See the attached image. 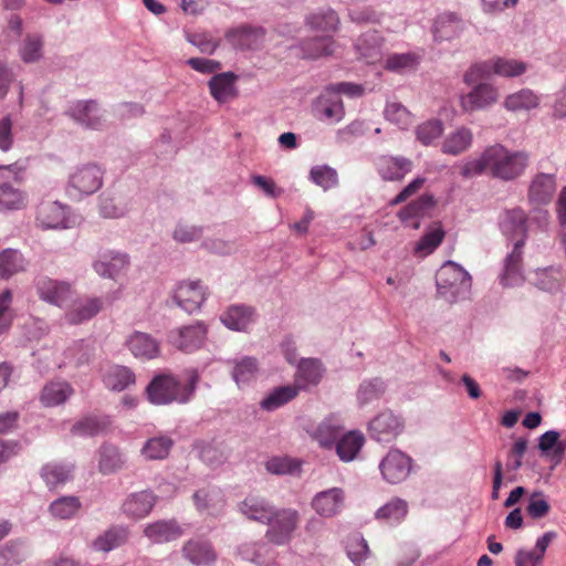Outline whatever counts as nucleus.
I'll return each instance as SVG.
<instances>
[{"instance_id": "obj_22", "label": "nucleus", "mask_w": 566, "mask_h": 566, "mask_svg": "<svg viewBox=\"0 0 566 566\" xmlns=\"http://www.w3.org/2000/svg\"><path fill=\"white\" fill-rule=\"evenodd\" d=\"M102 379L107 389L123 391L135 385L136 376L130 368L114 364L104 369Z\"/></svg>"}, {"instance_id": "obj_7", "label": "nucleus", "mask_w": 566, "mask_h": 566, "mask_svg": "<svg viewBox=\"0 0 566 566\" xmlns=\"http://www.w3.org/2000/svg\"><path fill=\"white\" fill-rule=\"evenodd\" d=\"M412 459L400 450H390L379 464L384 480L396 484L405 481L411 472Z\"/></svg>"}, {"instance_id": "obj_43", "label": "nucleus", "mask_w": 566, "mask_h": 566, "mask_svg": "<svg viewBox=\"0 0 566 566\" xmlns=\"http://www.w3.org/2000/svg\"><path fill=\"white\" fill-rule=\"evenodd\" d=\"M73 468L60 463H48L41 470V476L48 488L55 489L65 484L73 476Z\"/></svg>"}, {"instance_id": "obj_30", "label": "nucleus", "mask_w": 566, "mask_h": 566, "mask_svg": "<svg viewBox=\"0 0 566 566\" xmlns=\"http://www.w3.org/2000/svg\"><path fill=\"white\" fill-rule=\"evenodd\" d=\"M240 511L250 520L266 523L271 520L274 509L265 499L249 495L240 504Z\"/></svg>"}, {"instance_id": "obj_56", "label": "nucleus", "mask_w": 566, "mask_h": 566, "mask_svg": "<svg viewBox=\"0 0 566 566\" xmlns=\"http://www.w3.org/2000/svg\"><path fill=\"white\" fill-rule=\"evenodd\" d=\"M385 117L405 129L412 124L411 113L400 103H389L385 108Z\"/></svg>"}, {"instance_id": "obj_38", "label": "nucleus", "mask_w": 566, "mask_h": 566, "mask_svg": "<svg viewBox=\"0 0 566 566\" xmlns=\"http://www.w3.org/2000/svg\"><path fill=\"white\" fill-rule=\"evenodd\" d=\"M74 390L70 384L65 381H53L44 386L40 400L45 407H55L65 402Z\"/></svg>"}, {"instance_id": "obj_12", "label": "nucleus", "mask_w": 566, "mask_h": 566, "mask_svg": "<svg viewBox=\"0 0 566 566\" xmlns=\"http://www.w3.org/2000/svg\"><path fill=\"white\" fill-rule=\"evenodd\" d=\"M499 98L495 86L489 83L476 84L468 94L461 96L460 105L464 112H474L494 104Z\"/></svg>"}, {"instance_id": "obj_29", "label": "nucleus", "mask_w": 566, "mask_h": 566, "mask_svg": "<svg viewBox=\"0 0 566 566\" xmlns=\"http://www.w3.org/2000/svg\"><path fill=\"white\" fill-rule=\"evenodd\" d=\"M556 190L553 175L538 174L531 182L528 198L533 203L545 205L551 201Z\"/></svg>"}, {"instance_id": "obj_40", "label": "nucleus", "mask_w": 566, "mask_h": 566, "mask_svg": "<svg viewBox=\"0 0 566 566\" xmlns=\"http://www.w3.org/2000/svg\"><path fill=\"white\" fill-rule=\"evenodd\" d=\"M339 19L336 12L331 9L318 10L306 18V24L311 30L326 33V35L336 31Z\"/></svg>"}, {"instance_id": "obj_41", "label": "nucleus", "mask_w": 566, "mask_h": 566, "mask_svg": "<svg viewBox=\"0 0 566 566\" xmlns=\"http://www.w3.org/2000/svg\"><path fill=\"white\" fill-rule=\"evenodd\" d=\"M421 56L415 52L392 53L385 61L384 67L395 73H406L418 67Z\"/></svg>"}, {"instance_id": "obj_6", "label": "nucleus", "mask_w": 566, "mask_h": 566, "mask_svg": "<svg viewBox=\"0 0 566 566\" xmlns=\"http://www.w3.org/2000/svg\"><path fill=\"white\" fill-rule=\"evenodd\" d=\"M103 184V171L97 165L88 164L77 167L69 179L71 195H92Z\"/></svg>"}, {"instance_id": "obj_18", "label": "nucleus", "mask_w": 566, "mask_h": 566, "mask_svg": "<svg viewBox=\"0 0 566 566\" xmlns=\"http://www.w3.org/2000/svg\"><path fill=\"white\" fill-rule=\"evenodd\" d=\"M325 368L317 358H303L298 363L294 377V385L298 391L311 386H316L322 380Z\"/></svg>"}, {"instance_id": "obj_19", "label": "nucleus", "mask_w": 566, "mask_h": 566, "mask_svg": "<svg viewBox=\"0 0 566 566\" xmlns=\"http://www.w3.org/2000/svg\"><path fill=\"white\" fill-rule=\"evenodd\" d=\"M182 555L196 566H212L217 560V553L212 545L200 538L186 542L182 546Z\"/></svg>"}, {"instance_id": "obj_17", "label": "nucleus", "mask_w": 566, "mask_h": 566, "mask_svg": "<svg viewBox=\"0 0 566 566\" xmlns=\"http://www.w3.org/2000/svg\"><path fill=\"white\" fill-rule=\"evenodd\" d=\"M36 290L41 300L62 306L73 294L71 284L42 277L36 282Z\"/></svg>"}, {"instance_id": "obj_31", "label": "nucleus", "mask_w": 566, "mask_h": 566, "mask_svg": "<svg viewBox=\"0 0 566 566\" xmlns=\"http://www.w3.org/2000/svg\"><path fill=\"white\" fill-rule=\"evenodd\" d=\"M10 178L0 180V211L20 210L27 206L28 197L23 190L14 187Z\"/></svg>"}, {"instance_id": "obj_28", "label": "nucleus", "mask_w": 566, "mask_h": 566, "mask_svg": "<svg viewBox=\"0 0 566 566\" xmlns=\"http://www.w3.org/2000/svg\"><path fill=\"white\" fill-rule=\"evenodd\" d=\"M382 42V38L376 30H368L358 38L356 49L360 57L373 64L381 56Z\"/></svg>"}, {"instance_id": "obj_16", "label": "nucleus", "mask_w": 566, "mask_h": 566, "mask_svg": "<svg viewBox=\"0 0 566 566\" xmlns=\"http://www.w3.org/2000/svg\"><path fill=\"white\" fill-rule=\"evenodd\" d=\"M344 500L343 489L332 488L317 493L312 500V507L318 515L332 517L340 512Z\"/></svg>"}, {"instance_id": "obj_49", "label": "nucleus", "mask_w": 566, "mask_h": 566, "mask_svg": "<svg viewBox=\"0 0 566 566\" xmlns=\"http://www.w3.org/2000/svg\"><path fill=\"white\" fill-rule=\"evenodd\" d=\"M127 264L128 258L126 254L115 253L104 255L103 260L96 261L94 269L102 276L114 277Z\"/></svg>"}, {"instance_id": "obj_21", "label": "nucleus", "mask_w": 566, "mask_h": 566, "mask_svg": "<svg viewBox=\"0 0 566 566\" xmlns=\"http://www.w3.org/2000/svg\"><path fill=\"white\" fill-rule=\"evenodd\" d=\"M184 531L175 520H159L144 528V535L155 544L168 543L181 537Z\"/></svg>"}, {"instance_id": "obj_39", "label": "nucleus", "mask_w": 566, "mask_h": 566, "mask_svg": "<svg viewBox=\"0 0 566 566\" xmlns=\"http://www.w3.org/2000/svg\"><path fill=\"white\" fill-rule=\"evenodd\" d=\"M127 539L128 530L126 527L113 526L93 542V548L97 552L107 553L124 545Z\"/></svg>"}, {"instance_id": "obj_59", "label": "nucleus", "mask_w": 566, "mask_h": 566, "mask_svg": "<svg viewBox=\"0 0 566 566\" xmlns=\"http://www.w3.org/2000/svg\"><path fill=\"white\" fill-rule=\"evenodd\" d=\"M106 427V420H99L95 417H87L76 422L72 428V432L77 436H95L104 431Z\"/></svg>"}, {"instance_id": "obj_23", "label": "nucleus", "mask_w": 566, "mask_h": 566, "mask_svg": "<svg viewBox=\"0 0 566 566\" xmlns=\"http://www.w3.org/2000/svg\"><path fill=\"white\" fill-rule=\"evenodd\" d=\"M66 221L65 207L57 201H43L38 207L36 222L43 229L64 227Z\"/></svg>"}, {"instance_id": "obj_4", "label": "nucleus", "mask_w": 566, "mask_h": 566, "mask_svg": "<svg viewBox=\"0 0 566 566\" xmlns=\"http://www.w3.org/2000/svg\"><path fill=\"white\" fill-rule=\"evenodd\" d=\"M436 284L438 293L446 300L453 302L459 295L469 291L471 276L459 264L447 261L437 271Z\"/></svg>"}, {"instance_id": "obj_34", "label": "nucleus", "mask_w": 566, "mask_h": 566, "mask_svg": "<svg viewBox=\"0 0 566 566\" xmlns=\"http://www.w3.org/2000/svg\"><path fill=\"white\" fill-rule=\"evenodd\" d=\"M364 442L365 437L360 431H349L338 439L336 443L337 455L344 462L353 461L364 446Z\"/></svg>"}, {"instance_id": "obj_14", "label": "nucleus", "mask_w": 566, "mask_h": 566, "mask_svg": "<svg viewBox=\"0 0 566 566\" xmlns=\"http://www.w3.org/2000/svg\"><path fill=\"white\" fill-rule=\"evenodd\" d=\"M104 302L97 296H83L76 300L65 312V321L77 325L95 317L103 308Z\"/></svg>"}, {"instance_id": "obj_3", "label": "nucleus", "mask_w": 566, "mask_h": 566, "mask_svg": "<svg viewBox=\"0 0 566 566\" xmlns=\"http://www.w3.org/2000/svg\"><path fill=\"white\" fill-rule=\"evenodd\" d=\"M527 70L526 63L507 57L496 56L472 65L464 74L467 84H474L480 80L497 75L502 77H516Z\"/></svg>"}, {"instance_id": "obj_36", "label": "nucleus", "mask_w": 566, "mask_h": 566, "mask_svg": "<svg viewBox=\"0 0 566 566\" xmlns=\"http://www.w3.org/2000/svg\"><path fill=\"white\" fill-rule=\"evenodd\" d=\"M127 346L135 357L154 358L157 356L158 343L148 334L136 332L127 340Z\"/></svg>"}, {"instance_id": "obj_5", "label": "nucleus", "mask_w": 566, "mask_h": 566, "mask_svg": "<svg viewBox=\"0 0 566 566\" xmlns=\"http://www.w3.org/2000/svg\"><path fill=\"white\" fill-rule=\"evenodd\" d=\"M300 514L293 509L273 511L271 520L266 524L269 528L265 537L275 545H286L291 542L293 533L298 527Z\"/></svg>"}, {"instance_id": "obj_42", "label": "nucleus", "mask_w": 566, "mask_h": 566, "mask_svg": "<svg viewBox=\"0 0 566 566\" xmlns=\"http://www.w3.org/2000/svg\"><path fill=\"white\" fill-rule=\"evenodd\" d=\"M408 514V504L405 500L392 499L375 513V517L379 521H384L390 525L398 524Z\"/></svg>"}, {"instance_id": "obj_25", "label": "nucleus", "mask_w": 566, "mask_h": 566, "mask_svg": "<svg viewBox=\"0 0 566 566\" xmlns=\"http://www.w3.org/2000/svg\"><path fill=\"white\" fill-rule=\"evenodd\" d=\"M523 247L524 240L517 239V241L514 243L512 252L505 259L504 273L501 279L504 286H514L523 281L521 272Z\"/></svg>"}, {"instance_id": "obj_24", "label": "nucleus", "mask_w": 566, "mask_h": 566, "mask_svg": "<svg viewBox=\"0 0 566 566\" xmlns=\"http://www.w3.org/2000/svg\"><path fill=\"white\" fill-rule=\"evenodd\" d=\"M500 227L504 235L514 239H523L527 235V216L521 208L505 211Z\"/></svg>"}, {"instance_id": "obj_50", "label": "nucleus", "mask_w": 566, "mask_h": 566, "mask_svg": "<svg viewBox=\"0 0 566 566\" xmlns=\"http://www.w3.org/2000/svg\"><path fill=\"white\" fill-rule=\"evenodd\" d=\"M444 234L440 226L430 229L417 242L415 252L420 256L431 254L442 243Z\"/></svg>"}, {"instance_id": "obj_35", "label": "nucleus", "mask_w": 566, "mask_h": 566, "mask_svg": "<svg viewBox=\"0 0 566 566\" xmlns=\"http://www.w3.org/2000/svg\"><path fill=\"white\" fill-rule=\"evenodd\" d=\"M71 116L90 128H97L102 124L99 109L94 101H82L75 103L71 108Z\"/></svg>"}, {"instance_id": "obj_63", "label": "nucleus", "mask_w": 566, "mask_h": 566, "mask_svg": "<svg viewBox=\"0 0 566 566\" xmlns=\"http://www.w3.org/2000/svg\"><path fill=\"white\" fill-rule=\"evenodd\" d=\"M551 505L545 500L544 494L542 492H534L530 499L528 504L526 506V512L532 518H542L549 513Z\"/></svg>"}, {"instance_id": "obj_48", "label": "nucleus", "mask_w": 566, "mask_h": 566, "mask_svg": "<svg viewBox=\"0 0 566 566\" xmlns=\"http://www.w3.org/2000/svg\"><path fill=\"white\" fill-rule=\"evenodd\" d=\"M317 108L326 119L339 122L344 116V106L339 96L327 93L326 90L318 99Z\"/></svg>"}, {"instance_id": "obj_52", "label": "nucleus", "mask_w": 566, "mask_h": 566, "mask_svg": "<svg viewBox=\"0 0 566 566\" xmlns=\"http://www.w3.org/2000/svg\"><path fill=\"white\" fill-rule=\"evenodd\" d=\"M434 206V200L432 196L422 195L417 200L410 202L406 207H403L398 217L401 221L407 222L408 220L423 216L429 209Z\"/></svg>"}, {"instance_id": "obj_13", "label": "nucleus", "mask_w": 566, "mask_h": 566, "mask_svg": "<svg viewBox=\"0 0 566 566\" xmlns=\"http://www.w3.org/2000/svg\"><path fill=\"white\" fill-rule=\"evenodd\" d=\"M412 161L401 156L384 155L377 158L376 169L386 181H401L412 170Z\"/></svg>"}, {"instance_id": "obj_62", "label": "nucleus", "mask_w": 566, "mask_h": 566, "mask_svg": "<svg viewBox=\"0 0 566 566\" xmlns=\"http://www.w3.org/2000/svg\"><path fill=\"white\" fill-rule=\"evenodd\" d=\"M535 275V283L541 290L552 292L559 289L560 272L558 270H539Z\"/></svg>"}, {"instance_id": "obj_2", "label": "nucleus", "mask_w": 566, "mask_h": 566, "mask_svg": "<svg viewBox=\"0 0 566 566\" xmlns=\"http://www.w3.org/2000/svg\"><path fill=\"white\" fill-rule=\"evenodd\" d=\"M198 381V371L190 368L184 370L181 379L171 374L157 375L146 391L148 399L155 405L187 403L192 398Z\"/></svg>"}, {"instance_id": "obj_60", "label": "nucleus", "mask_w": 566, "mask_h": 566, "mask_svg": "<svg viewBox=\"0 0 566 566\" xmlns=\"http://www.w3.org/2000/svg\"><path fill=\"white\" fill-rule=\"evenodd\" d=\"M200 458L207 464L214 467L223 463L227 459L226 448L221 443H206L200 450Z\"/></svg>"}, {"instance_id": "obj_45", "label": "nucleus", "mask_w": 566, "mask_h": 566, "mask_svg": "<svg viewBox=\"0 0 566 566\" xmlns=\"http://www.w3.org/2000/svg\"><path fill=\"white\" fill-rule=\"evenodd\" d=\"M298 392L294 384L277 387L261 401V408L268 411L275 410L293 400Z\"/></svg>"}, {"instance_id": "obj_1", "label": "nucleus", "mask_w": 566, "mask_h": 566, "mask_svg": "<svg viewBox=\"0 0 566 566\" xmlns=\"http://www.w3.org/2000/svg\"><path fill=\"white\" fill-rule=\"evenodd\" d=\"M528 159L525 151L511 150L501 144H495L486 147L479 158L464 161L460 174L467 179L490 174L501 180H514L523 175Z\"/></svg>"}, {"instance_id": "obj_61", "label": "nucleus", "mask_w": 566, "mask_h": 566, "mask_svg": "<svg viewBox=\"0 0 566 566\" xmlns=\"http://www.w3.org/2000/svg\"><path fill=\"white\" fill-rule=\"evenodd\" d=\"M42 40L39 35H28L20 49L23 62L32 63L41 57Z\"/></svg>"}, {"instance_id": "obj_15", "label": "nucleus", "mask_w": 566, "mask_h": 566, "mask_svg": "<svg viewBox=\"0 0 566 566\" xmlns=\"http://www.w3.org/2000/svg\"><path fill=\"white\" fill-rule=\"evenodd\" d=\"M467 23L463 19L452 12H444L437 17L433 24V38L438 42L451 41L461 35Z\"/></svg>"}, {"instance_id": "obj_26", "label": "nucleus", "mask_w": 566, "mask_h": 566, "mask_svg": "<svg viewBox=\"0 0 566 566\" xmlns=\"http://www.w3.org/2000/svg\"><path fill=\"white\" fill-rule=\"evenodd\" d=\"M472 130L461 126L448 134L441 145V151L447 155L459 156L465 153L472 146Z\"/></svg>"}, {"instance_id": "obj_46", "label": "nucleus", "mask_w": 566, "mask_h": 566, "mask_svg": "<svg viewBox=\"0 0 566 566\" xmlns=\"http://www.w3.org/2000/svg\"><path fill=\"white\" fill-rule=\"evenodd\" d=\"M334 41L329 35L316 36L302 44L303 56L318 59L331 55L334 52Z\"/></svg>"}, {"instance_id": "obj_44", "label": "nucleus", "mask_w": 566, "mask_h": 566, "mask_svg": "<svg viewBox=\"0 0 566 566\" xmlns=\"http://www.w3.org/2000/svg\"><path fill=\"white\" fill-rule=\"evenodd\" d=\"M125 459L118 448L105 444L99 450L98 470L102 474H111L120 470Z\"/></svg>"}, {"instance_id": "obj_37", "label": "nucleus", "mask_w": 566, "mask_h": 566, "mask_svg": "<svg viewBox=\"0 0 566 566\" xmlns=\"http://www.w3.org/2000/svg\"><path fill=\"white\" fill-rule=\"evenodd\" d=\"M27 261L23 255L13 249H6L0 253V279L9 280L15 274L27 270Z\"/></svg>"}, {"instance_id": "obj_58", "label": "nucleus", "mask_w": 566, "mask_h": 566, "mask_svg": "<svg viewBox=\"0 0 566 566\" xmlns=\"http://www.w3.org/2000/svg\"><path fill=\"white\" fill-rule=\"evenodd\" d=\"M340 427L331 420L323 421L316 430V439L324 448H332L338 441Z\"/></svg>"}, {"instance_id": "obj_32", "label": "nucleus", "mask_w": 566, "mask_h": 566, "mask_svg": "<svg viewBox=\"0 0 566 566\" xmlns=\"http://www.w3.org/2000/svg\"><path fill=\"white\" fill-rule=\"evenodd\" d=\"M254 310L245 305H232L222 315L221 322L230 329L244 331L253 322Z\"/></svg>"}, {"instance_id": "obj_53", "label": "nucleus", "mask_w": 566, "mask_h": 566, "mask_svg": "<svg viewBox=\"0 0 566 566\" xmlns=\"http://www.w3.org/2000/svg\"><path fill=\"white\" fill-rule=\"evenodd\" d=\"M310 179L324 190L332 189L338 184L337 171L329 166H315L310 171Z\"/></svg>"}, {"instance_id": "obj_57", "label": "nucleus", "mask_w": 566, "mask_h": 566, "mask_svg": "<svg viewBox=\"0 0 566 566\" xmlns=\"http://www.w3.org/2000/svg\"><path fill=\"white\" fill-rule=\"evenodd\" d=\"M560 434L555 430H549L539 437L538 449L543 453L553 451L554 455L562 457L566 449V442L559 440Z\"/></svg>"}, {"instance_id": "obj_55", "label": "nucleus", "mask_w": 566, "mask_h": 566, "mask_svg": "<svg viewBox=\"0 0 566 566\" xmlns=\"http://www.w3.org/2000/svg\"><path fill=\"white\" fill-rule=\"evenodd\" d=\"M256 371V359L252 357H244L235 364L232 376L238 385L247 384L255 377Z\"/></svg>"}, {"instance_id": "obj_11", "label": "nucleus", "mask_w": 566, "mask_h": 566, "mask_svg": "<svg viewBox=\"0 0 566 566\" xmlns=\"http://www.w3.org/2000/svg\"><path fill=\"white\" fill-rule=\"evenodd\" d=\"M402 428V421L391 411L379 413L369 423L371 438L382 443L396 439L401 433Z\"/></svg>"}, {"instance_id": "obj_33", "label": "nucleus", "mask_w": 566, "mask_h": 566, "mask_svg": "<svg viewBox=\"0 0 566 566\" xmlns=\"http://www.w3.org/2000/svg\"><path fill=\"white\" fill-rule=\"evenodd\" d=\"M193 502L198 511L207 512L210 515L219 514L224 500L221 493L216 489H200L193 494Z\"/></svg>"}, {"instance_id": "obj_20", "label": "nucleus", "mask_w": 566, "mask_h": 566, "mask_svg": "<svg viewBox=\"0 0 566 566\" xmlns=\"http://www.w3.org/2000/svg\"><path fill=\"white\" fill-rule=\"evenodd\" d=\"M238 76L233 72H223L213 75L208 87L211 96L220 104L227 103L238 96L235 82Z\"/></svg>"}, {"instance_id": "obj_47", "label": "nucleus", "mask_w": 566, "mask_h": 566, "mask_svg": "<svg viewBox=\"0 0 566 566\" xmlns=\"http://www.w3.org/2000/svg\"><path fill=\"white\" fill-rule=\"evenodd\" d=\"M172 444L174 441L166 436L150 438L145 442L142 454L147 460H163L169 454Z\"/></svg>"}, {"instance_id": "obj_54", "label": "nucleus", "mask_w": 566, "mask_h": 566, "mask_svg": "<svg viewBox=\"0 0 566 566\" xmlns=\"http://www.w3.org/2000/svg\"><path fill=\"white\" fill-rule=\"evenodd\" d=\"M443 133V124L439 119H430L417 127V139L424 146L430 145Z\"/></svg>"}, {"instance_id": "obj_27", "label": "nucleus", "mask_w": 566, "mask_h": 566, "mask_svg": "<svg viewBox=\"0 0 566 566\" xmlns=\"http://www.w3.org/2000/svg\"><path fill=\"white\" fill-rule=\"evenodd\" d=\"M539 103L541 97L534 91L522 88L509 94L503 102V107L513 113L530 112L537 108Z\"/></svg>"}, {"instance_id": "obj_64", "label": "nucleus", "mask_w": 566, "mask_h": 566, "mask_svg": "<svg viewBox=\"0 0 566 566\" xmlns=\"http://www.w3.org/2000/svg\"><path fill=\"white\" fill-rule=\"evenodd\" d=\"M369 553L370 552L366 539L360 536L354 537L348 544V557L357 566L360 565V563L369 556Z\"/></svg>"}, {"instance_id": "obj_51", "label": "nucleus", "mask_w": 566, "mask_h": 566, "mask_svg": "<svg viewBox=\"0 0 566 566\" xmlns=\"http://www.w3.org/2000/svg\"><path fill=\"white\" fill-rule=\"evenodd\" d=\"M81 507V502L76 496H62L50 505V511L53 516L67 520L73 517Z\"/></svg>"}, {"instance_id": "obj_8", "label": "nucleus", "mask_w": 566, "mask_h": 566, "mask_svg": "<svg viewBox=\"0 0 566 566\" xmlns=\"http://www.w3.org/2000/svg\"><path fill=\"white\" fill-rule=\"evenodd\" d=\"M207 297V287L201 281H182L174 291V301L188 313L199 310Z\"/></svg>"}, {"instance_id": "obj_10", "label": "nucleus", "mask_w": 566, "mask_h": 566, "mask_svg": "<svg viewBox=\"0 0 566 566\" xmlns=\"http://www.w3.org/2000/svg\"><path fill=\"white\" fill-rule=\"evenodd\" d=\"M158 496L150 490L133 492L126 496L122 504V512L132 520H140L149 515Z\"/></svg>"}, {"instance_id": "obj_9", "label": "nucleus", "mask_w": 566, "mask_h": 566, "mask_svg": "<svg viewBox=\"0 0 566 566\" xmlns=\"http://www.w3.org/2000/svg\"><path fill=\"white\" fill-rule=\"evenodd\" d=\"M206 335V327L197 323L170 331L168 342L181 352L192 353L202 346Z\"/></svg>"}]
</instances>
